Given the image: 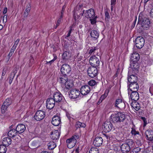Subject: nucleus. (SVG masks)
Wrapping results in <instances>:
<instances>
[{
    "instance_id": "f257e3e1",
    "label": "nucleus",
    "mask_w": 153,
    "mask_h": 153,
    "mask_svg": "<svg viewBox=\"0 0 153 153\" xmlns=\"http://www.w3.org/2000/svg\"><path fill=\"white\" fill-rule=\"evenodd\" d=\"M58 81L61 83V86L64 89H68L72 87L70 82L68 81L66 75H62L58 79Z\"/></svg>"
},
{
    "instance_id": "f03ea898",
    "label": "nucleus",
    "mask_w": 153,
    "mask_h": 153,
    "mask_svg": "<svg viewBox=\"0 0 153 153\" xmlns=\"http://www.w3.org/2000/svg\"><path fill=\"white\" fill-rule=\"evenodd\" d=\"M111 117L112 121L114 123L123 122L126 119L125 114L120 112L112 114Z\"/></svg>"
},
{
    "instance_id": "7ed1b4c3",
    "label": "nucleus",
    "mask_w": 153,
    "mask_h": 153,
    "mask_svg": "<svg viewBox=\"0 0 153 153\" xmlns=\"http://www.w3.org/2000/svg\"><path fill=\"white\" fill-rule=\"evenodd\" d=\"M84 10L83 9L82 6L80 5H77L74 8L73 15L75 21L80 18L83 16Z\"/></svg>"
},
{
    "instance_id": "20e7f679",
    "label": "nucleus",
    "mask_w": 153,
    "mask_h": 153,
    "mask_svg": "<svg viewBox=\"0 0 153 153\" xmlns=\"http://www.w3.org/2000/svg\"><path fill=\"white\" fill-rule=\"evenodd\" d=\"M142 16V14H139L138 23H141L142 26L143 28L144 29H146L150 27L151 22L149 18H145L143 19Z\"/></svg>"
},
{
    "instance_id": "39448f33",
    "label": "nucleus",
    "mask_w": 153,
    "mask_h": 153,
    "mask_svg": "<svg viewBox=\"0 0 153 153\" xmlns=\"http://www.w3.org/2000/svg\"><path fill=\"white\" fill-rule=\"evenodd\" d=\"M79 136L77 134L73 135L72 137L66 140V143L69 149L73 148L75 145L76 143V140L78 139Z\"/></svg>"
},
{
    "instance_id": "423d86ee",
    "label": "nucleus",
    "mask_w": 153,
    "mask_h": 153,
    "mask_svg": "<svg viewBox=\"0 0 153 153\" xmlns=\"http://www.w3.org/2000/svg\"><path fill=\"white\" fill-rule=\"evenodd\" d=\"M69 96L71 99H75L82 97L80 91L75 89H73L71 90Z\"/></svg>"
},
{
    "instance_id": "0eeeda50",
    "label": "nucleus",
    "mask_w": 153,
    "mask_h": 153,
    "mask_svg": "<svg viewBox=\"0 0 153 153\" xmlns=\"http://www.w3.org/2000/svg\"><path fill=\"white\" fill-rule=\"evenodd\" d=\"M114 107L120 110L124 109L126 107L125 102L123 101L121 99H117L114 104Z\"/></svg>"
},
{
    "instance_id": "6e6552de",
    "label": "nucleus",
    "mask_w": 153,
    "mask_h": 153,
    "mask_svg": "<svg viewBox=\"0 0 153 153\" xmlns=\"http://www.w3.org/2000/svg\"><path fill=\"white\" fill-rule=\"evenodd\" d=\"M135 42L136 47L140 49L144 45V39L142 36H138L135 39Z\"/></svg>"
},
{
    "instance_id": "1a4fd4ad",
    "label": "nucleus",
    "mask_w": 153,
    "mask_h": 153,
    "mask_svg": "<svg viewBox=\"0 0 153 153\" xmlns=\"http://www.w3.org/2000/svg\"><path fill=\"white\" fill-rule=\"evenodd\" d=\"M89 62L90 65L92 66L95 67L99 66L100 63L99 58L95 55L92 56L90 57Z\"/></svg>"
},
{
    "instance_id": "9d476101",
    "label": "nucleus",
    "mask_w": 153,
    "mask_h": 153,
    "mask_svg": "<svg viewBox=\"0 0 153 153\" xmlns=\"http://www.w3.org/2000/svg\"><path fill=\"white\" fill-rule=\"evenodd\" d=\"M11 103L12 100L10 98H7L5 100L1 107V111L2 113L5 112L7 108Z\"/></svg>"
},
{
    "instance_id": "9b49d317",
    "label": "nucleus",
    "mask_w": 153,
    "mask_h": 153,
    "mask_svg": "<svg viewBox=\"0 0 153 153\" xmlns=\"http://www.w3.org/2000/svg\"><path fill=\"white\" fill-rule=\"evenodd\" d=\"M113 126L112 123L109 121H105L102 125V128L106 133L108 132L113 128Z\"/></svg>"
},
{
    "instance_id": "f8f14e48",
    "label": "nucleus",
    "mask_w": 153,
    "mask_h": 153,
    "mask_svg": "<svg viewBox=\"0 0 153 153\" xmlns=\"http://www.w3.org/2000/svg\"><path fill=\"white\" fill-rule=\"evenodd\" d=\"M45 116V112L41 110L38 111L35 113L34 117L37 121H40L43 119Z\"/></svg>"
},
{
    "instance_id": "ddd939ff",
    "label": "nucleus",
    "mask_w": 153,
    "mask_h": 153,
    "mask_svg": "<svg viewBox=\"0 0 153 153\" xmlns=\"http://www.w3.org/2000/svg\"><path fill=\"white\" fill-rule=\"evenodd\" d=\"M71 68L70 66L67 64H63L61 69V71L63 75H66V74L70 72Z\"/></svg>"
},
{
    "instance_id": "4468645a",
    "label": "nucleus",
    "mask_w": 153,
    "mask_h": 153,
    "mask_svg": "<svg viewBox=\"0 0 153 153\" xmlns=\"http://www.w3.org/2000/svg\"><path fill=\"white\" fill-rule=\"evenodd\" d=\"M88 75L91 77L93 78L96 76L97 74L98 71L96 67H90L88 70Z\"/></svg>"
},
{
    "instance_id": "2eb2a0df",
    "label": "nucleus",
    "mask_w": 153,
    "mask_h": 153,
    "mask_svg": "<svg viewBox=\"0 0 153 153\" xmlns=\"http://www.w3.org/2000/svg\"><path fill=\"white\" fill-rule=\"evenodd\" d=\"M128 85H129V88H128V94H129V93L131 92L137 91H138L139 85L137 82L133 83H128Z\"/></svg>"
},
{
    "instance_id": "dca6fc26",
    "label": "nucleus",
    "mask_w": 153,
    "mask_h": 153,
    "mask_svg": "<svg viewBox=\"0 0 153 153\" xmlns=\"http://www.w3.org/2000/svg\"><path fill=\"white\" fill-rule=\"evenodd\" d=\"M55 102L53 98H51L48 99L46 102V108L49 109L53 108L55 106Z\"/></svg>"
},
{
    "instance_id": "f3484780",
    "label": "nucleus",
    "mask_w": 153,
    "mask_h": 153,
    "mask_svg": "<svg viewBox=\"0 0 153 153\" xmlns=\"http://www.w3.org/2000/svg\"><path fill=\"white\" fill-rule=\"evenodd\" d=\"M63 97L62 94L59 92L54 93L53 99L56 102H59L61 101Z\"/></svg>"
},
{
    "instance_id": "a211bd4d",
    "label": "nucleus",
    "mask_w": 153,
    "mask_h": 153,
    "mask_svg": "<svg viewBox=\"0 0 153 153\" xmlns=\"http://www.w3.org/2000/svg\"><path fill=\"white\" fill-rule=\"evenodd\" d=\"M91 90L89 86L88 85H85L82 87L80 89V94L82 95H86L88 94Z\"/></svg>"
},
{
    "instance_id": "6ab92c4d",
    "label": "nucleus",
    "mask_w": 153,
    "mask_h": 153,
    "mask_svg": "<svg viewBox=\"0 0 153 153\" xmlns=\"http://www.w3.org/2000/svg\"><path fill=\"white\" fill-rule=\"evenodd\" d=\"M84 15L86 17L89 19L93 18L94 16H96L95 15L94 10L93 9L86 10Z\"/></svg>"
},
{
    "instance_id": "aec40b11",
    "label": "nucleus",
    "mask_w": 153,
    "mask_h": 153,
    "mask_svg": "<svg viewBox=\"0 0 153 153\" xmlns=\"http://www.w3.org/2000/svg\"><path fill=\"white\" fill-rule=\"evenodd\" d=\"M60 136V133L58 130H54L51 133L50 137L53 140H58Z\"/></svg>"
},
{
    "instance_id": "412c9836",
    "label": "nucleus",
    "mask_w": 153,
    "mask_h": 153,
    "mask_svg": "<svg viewBox=\"0 0 153 153\" xmlns=\"http://www.w3.org/2000/svg\"><path fill=\"white\" fill-rule=\"evenodd\" d=\"M51 123L53 125L57 126L61 123V119L59 116H54L52 118Z\"/></svg>"
},
{
    "instance_id": "4be33fe9",
    "label": "nucleus",
    "mask_w": 153,
    "mask_h": 153,
    "mask_svg": "<svg viewBox=\"0 0 153 153\" xmlns=\"http://www.w3.org/2000/svg\"><path fill=\"white\" fill-rule=\"evenodd\" d=\"M102 143L103 139L102 138L100 137H97L95 139L93 143L95 146L99 147L102 144Z\"/></svg>"
},
{
    "instance_id": "5701e85b",
    "label": "nucleus",
    "mask_w": 153,
    "mask_h": 153,
    "mask_svg": "<svg viewBox=\"0 0 153 153\" xmlns=\"http://www.w3.org/2000/svg\"><path fill=\"white\" fill-rule=\"evenodd\" d=\"M26 129L25 126L23 124L18 125L16 128V131L18 134H21L23 133Z\"/></svg>"
},
{
    "instance_id": "b1692460",
    "label": "nucleus",
    "mask_w": 153,
    "mask_h": 153,
    "mask_svg": "<svg viewBox=\"0 0 153 153\" xmlns=\"http://www.w3.org/2000/svg\"><path fill=\"white\" fill-rule=\"evenodd\" d=\"M129 94H130V98L132 100L136 101L139 99V94L137 91L131 92Z\"/></svg>"
},
{
    "instance_id": "393cba45",
    "label": "nucleus",
    "mask_w": 153,
    "mask_h": 153,
    "mask_svg": "<svg viewBox=\"0 0 153 153\" xmlns=\"http://www.w3.org/2000/svg\"><path fill=\"white\" fill-rule=\"evenodd\" d=\"M147 139L149 141H152L153 140V131L151 130H146L145 133Z\"/></svg>"
},
{
    "instance_id": "a878e982",
    "label": "nucleus",
    "mask_w": 153,
    "mask_h": 153,
    "mask_svg": "<svg viewBox=\"0 0 153 153\" xmlns=\"http://www.w3.org/2000/svg\"><path fill=\"white\" fill-rule=\"evenodd\" d=\"M90 35L93 39L95 40L99 37V33L97 30H94L91 31Z\"/></svg>"
},
{
    "instance_id": "bb28decb",
    "label": "nucleus",
    "mask_w": 153,
    "mask_h": 153,
    "mask_svg": "<svg viewBox=\"0 0 153 153\" xmlns=\"http://www.w3.org/2000/svg\"><path fill=\"white\" fill-rule=\"evenodd\" d=\"M140 58L139 53H134L131 55L130 59L133 62H136L139 60Z\"/></svg>"
},
{
    "instance_id": "cd10ccee",
    "label": "nucleus",
    "mask_w": 153,
    "mask_h": 153,
    "mask_svg": "<svg viewBox=\"0 0 153 153\" xmlns=\"http://www.w3.org/2000/svg\"><path fill=\"white\" fill-rule=\"evenodd\" d=\"M130 148L128 144H123L121 146V149L122 152L123 153H126L128 152L130 150Z\"/></svg>"
},
{
    "instance_id": "c85d7f7f",
    "label": "nucleus",
    "mask_w": 153,
    "mask_h": 153,
    "mask_svg": "<svg viewBox=\"0 0 153 153\" xmlns=\"http://www.w3.org/2000/svg\"><path fill=\"white\" fill-rule=\"evenodd\" d=\"M12 140L9 137H6L4 138L2 140L3 144L6 146H8L11 144Z\"/></svg>"
},
{
    "instance_id": "c756f323",
    "label": "nucleus",
    "mask_w": 153,
    "mask_h": 153,
    "mask_svg": "<svg viewBox=\"0 0 153 153\" xmlns=\"http://www.w3.org/2000/svg\"><path fill=\"white\" fill-rule=\"evenodd\" d=\"M128 83H133L136 82L137 81V77L133 75H131L130 76H129L128 78Z\"/></svg>"
},
{
    "instance_id": "7c9ffc66",
    "label": "nucleus",
    "mask_w": 153,
    "mask_h": 153,
    "mask_svg": "<svg viewBox=\"0 0 153 153\" xmlns=\"http://www.w3.org/2000/svg\"><path fill=\"white\" fill-rule=\"evenodd\" d=\"M17 134H19L16 129H13L10 130L8 132V136L10 137H14Z\"/></svg>"
},
{
    "instance_id": "2f4dec72",
    "label": "nucleus",
    "mask_w": 153,
    "mask_h": 153,
    "mask_svg": "<svg viewBox=\"0 0 153 153\" xmlns=\"http://www.w3.org/2000/svg\"><path fill=\"white\" fill-rule=\"evenodd\" d=\"M70 56L69 52L65 51L62 54V59L64 61L66 62L70 59Z\"/></svg>"
},
{
    "instance_id": "473e14b6",
    "label": "nucleus",
    "mask_w": 153,
    "mask_h": 153,
    "mask_svg": "<svg viewBox=\"0 0 153 153\" xmlns=\"http://www.w3.org/2000/svg\"><path fill=\"white\" fill-rule=\"evenodd\" d=\"M31 5L28 4L26 7L25 11L24 13V17H27L31 10Z\"/></svg>"
},
{
    "instance_id": "72a5a7b5",
    "label": "nucleus",
    "mask_w": 153,
    "mask_h": 153,
    "mask_svg": "<svg viewBox=\"0 0 153 153\" xmlns=\"http://www.w3.org/2000/svg\"><path fill=\"white\" fill-rule=\"evenodd\" d=\"M108 91H105L104 93L100 97L99 100L97 102V104H99L101 103L102 101L104 100L108 96Z\"/></svg>"
},
{
    "instance_id": "f704fd0d",
    "label": "nucleus",
    "mask_w": 153,
    "mask_h": 153,
    "mask_svg": "<svg viewBox=\"0 0 153 153\" xmlns=\"http://www.w3.org/2000/svg\"><path fill=\"white\" fill-rule=\"evenodd\" d=\"M131 106L136 111L139 110L140 108V104L137 102H132L131 104Z\"/></svg>"
},
{
    "instance_id": "c9c22d12",
    "label": "nucleus",
    "mask_w": 153,
    "mask_h": 153,
    "mask_svg": "<svg viewBox=\"0 0 153 153\" xmlns=\"http://www.w3.org/2000/svg\"><path fill=\"white\" fill-rule=\"evenodd\" d=\"M137 138H136V144L139 146H141L142 144V137L141 135L138 134V136H137Z\"/></svg>"
},
{
    "instance_id": "e433bc0d",
    "label": "nucleus",
    "mask_w": 153,
    "mask_h": 153,
    "mask_svg": "<svg viewBox=\"0 0 153 153\" xmlns=\"http://www.w3.org/2000/svg\"><path fill=\"white\" fill-rule=\"evenodd\" d=\"M48 148L49 149L52 150L56 146V143L53 141L50 142L48 144Z\"/></svg>"
},
{
    "instance_id": "4c0bfd02",
    "label": "nucleus",
    "mask_w": 153,
    "mask_h": 153,
    "mask_svg": "<svg viewBox=\"0 0 153 153\" xmlns=\"http://www.w3.org/2000/svg\"><path fill=\"white\" fill-rule=\"evenodd\" d=\"M75 126L76 128H85L86 127V125L83 123H81L79 121H78L76 123Z\"/></svg>"
},
{
    "instance_id": "58836bf2",
    "label": "nucleus",
    "mask_w": 153,
    "mask_h": 153,
    "mask_svg": "<svg viewBox=\"0 0 153 153\" xmlns=\"http://www.w3.org/2000/svg\"><path fill=\"white\" fill-rule=\"evenodd\" d=\"M4 145H0V153H5L7 151V148Z\"/></svg>"
},
{
    "instance_id": "ea45409f",
    "label": "nucleus",
    "mask_w": 153,
    "mask_h": 153,
    "mask_svg": "<svg viewBox=\"0 0 153 153\" xmlns=\"http://www.w3.org/2000/svg\"><path fill=\"white\" fill-rule=\"evenodd\" d=\"M89 153H99V150L97 148L92 147L89 150Z\"/></svg>"
},
{
    "instance_id": "a19ab883",
    "label": "nucleus",
    "mask_w": 153,
    "mask_h": 153,
    "mask_svg": "<svg viewBox=\"0 0 153 153\" xmlns=\"http://www.w3.org/2000/svg\"><path fill=\"white\" fill-rule=\"evenodd\" d=\"M134 142L131 139H128L126 140L125 144H128L129 146H131L133 144Z\"/></svg>"
},
{
    "instance_id": "79ce46f5",
    "label": "nucleus",
    "mask_w": 153,
    "mask_h": 153,
    "mask_svg": "<svg viewBox=\"0 0 153 153\" xmlns=\"http://www.w3.org/2000/svg\"><path fill=\"white\" fill-rule=\"evenodd\" d=\"M141 149L139 147L135 148L133 149L131 153H137L141 150Z\"/></svg>"
},
{
    "instance_id": "37998d69",
    "label": "nucleus",
    "mask_w": 153,
    "mask_h": 153,
    "mask_svg": "<svg viewBox=\"0 0 153 153\" xmlns=\"http://www.w3.org/2000/svg\"><path fill=\"white\" fill-rule=\"evenodd\" d=\"M97 17V16H94L93 18H91V19H90V20L91 22V23L92 24H95L96 22V19Z\"/></svg>"
},
{
    "instance_id": "c03bdc74",
    "label": "nucleus",
    "mask_w": 153,
    "mask_h": 153,
    "mask_svg": "<svg viewBox=\"0 0 153 153\" xmlns=\"http://www.w3.org/2000/svg\"><path fill=\"white\" fill-rule=\"evenodd\" d=\"M116 3V0H111V10L112 11L114 6L115 5Z\"/></svg>"
},
{
    "instance_id": "a18cd8bd",
    "label": "nucleus",
    "mask_w": 153,
    "mask_h": 153,
    "mask_svg": "<svg viewBox=\"0 0 153 153\" xmlns=\"http://www.w3.org/2000/svg\"><path fill=\"white\" fill-rule=\"evenodd\" d=\"M88 84L89 85L91 86H93L97 84V82L95 80H92L89 81L88 82Z\"/></svg>"
},
{
    "instance_id": "49530a36",
    "label": "nucleus",
    "mask_w": 153,
    "mask_h": 153,
    "mask_svg": "<svg viewBox=\"0 0 153 153\" xmlns=\"http://www.w3.org/2000/svg\"><path fill=\"white\" fill-rule=\"evenodd\" d=\"M14 140L17 142H19L22 140L21 137L17 134L15 137Z\"/></svg>"
},
{
    "instance_id": "de8ad7c7",
    "label": "nucleus",
    "mask_w": 153,
    "mask_h": 153,
    "mask_svg": "<svg viewBox=\"0 0 153 153\" xmlns=\"http://www.w3.org/2000/svg\"><path fill=\"white\" fill-rule=\"evenodd\" d=\"M53 55L54 56L53 59L52 60L49 62H47L46 63L47 64L50 63V64L51 65V64L52 63V62H53L55 60H56V59L57 58V56H56L54 54H53Z\"/></svg>"
},
{
    "instance_id": "09e8293b",
    "label": "nucleus",
    "mask_w": 153,
    "mask_h": 153,
    "mask_svg": "<svg viewBox=\"0 0 153 153\" xmlns=\"http://www.w3.org/2000/svg\"><path fill=\"white\" fill-rule=\"evenodd\" d=\"M132 130L131 131V133L132 134H134V135H137V137L138 136V134H139V132L138 131H136L135 129L132 128Z\"/></svg>"
},
{
    "instance_id": "8fccbe9b",
    "label": "nucleus",
    "mask_w": 153,
    "mask_h": 153,
    "mask_svg": "<svg viewBox=\"0 0 153 153\" xmlns=\"http://www.w3.org/2000/svg\"><path fill=\"white\" fill-rule=\"evenodd\" d=\"M97 49L96 47H92L91 48L90 50L89 51V53L91 54L93 53H94L95 51Z\"/></svg>"
},
{
    "instance_id": "3c124183",
    "label": "nucleus",
    "mask_w": 153,
    "mask_h": 153,
    "mask_svg": "<svg viewBox=\"0 0 153 153\" xmlns=\"http://www.w3.org/2000/svg\"><path fill=\"white\" fill-rule=\"evenodd\" d=\"M70 30L68 31V33L66 36V37H69V36H70V34H71V33L72 31V29L73 28V26H71L70 27Z\"/></svg>"
},
{
    "instance_id": "603ef678",
    "label": "nucleus",
    "mask_w": 153,
    "mask_h": 153,
    "mask_svg": "<svg viewBox=\"0 0 153 153\" xmlns=\"http://www.w3.org/2000/svg\"><path fill=\"white\" fill-rule=\"evenodd\" d=\"M141 119L144 122V125L143 126L145 127L146 126V125L147 124V121L146 120V119L145 117H141Z\"/></svg>"
},
{
    "instance_id": "864d4df0",
    "label": "nucleus",
    "mask_w": 153,
    "mask_h": 153,
    "mask_svg": "<svg viewBox=\"0 0 153 153\" xmlns=\"http://www.w3.org/2000/svg\"><path fill=\"white\" fill-rule=\"evenodd\" d=\"M61 21V18L59 19L57 21L56 26L55 27L56 28L59 25Z\"/></svg>"
},
{
    "instance_id": "5fc2aeb1",
    "label": "nucleus",
    "mask_w": 153,
    "mask_h": 153,
    "mask_svg": "<svg viewBox=\"0 0 153 153\" xmlns=\"http://www.w3.org/2000/svg\"><path fill=\"white\" fill-rule=\"evenodd\" d=\"M7 15H4L3 17V22L4 23H5L7 21Z\"/></svg>"
},
{
    "instance_id": "6e6d98bb",
    "label": "nucleus",
    "mask_w": 153,
    "mask_h": 153,
    "mask_svg": "<svg viewBox=\"0 0 153 153\" xmlns=\"http://www.w3.org/2000/svg\"><path fill=\"white\" fill-rule=\"evenodd\" d=\"M105 15L106 19H108L110 18V16L109 13L108 12L106 11L105 12Z\"/></svg>"
},
{
    "instance_id": "4d7b16f0",
    "label": "nucleus",
    "mask_w": 153,
    "mask_h": 153,
    "mask_svg": "<svg viewBox=\"0 0 153 153\" xmlns=\"http://www.w3.org/2000/svg\"><path fill=\"white\" fill-rule=\"evenodd\" d=\"M19 41H20L19 39H17L16 40L15 42V43L13 45V46H14L15 47H16Z\"/></svg>"
},
{
    "instance_id": "13d9d810",
    "label": "nucleus",
    "mask_w": 153,
    "mask_h": 153,
    "mask_svg": "<svg viewBox=\"0 0 153 153\" xmlns=\"http://www.w3.org/2000/svg\"><path fill=\"white\" fill-rule=\"evenodd\" d=\"M66 115L68 117V118L69 120L70 121H71V120L73 119V118L71 117V115L69 114H67Z\"/></svg>"
},
{
    "instance_id": "bf43d9fd",
    "label": "nucleus",
    "mask_w": 153,
    "mask_h": 153,
    "mask_svg": "<svg viewBox=\"0 0 153 153\" xmlns=\"http://www.w3.org/2000/svg\"><path fill=\"white\" fill-rule=\"evenodd\" d=\"M14 77V75H13L12 76V77L11 78V79L10 78V79L9 80V83L10 84H11Z\"/></svg>"
},
{
    "instance_id": "052dcab7",
    "label": "nucleus",
    "mask_w": 153,
    "mask_h": 153,
    "mask_svg": "<svg viewBox=\"0 0 153 153\" xmlns=\"http://www.w3.org/2000/svg\"><path fill=\"white\" fill-rule=\"evenodd\" d=\"M7 8L6 7H5L3 11V13L4 14H5L7 12Z\"/></svg>"
},
{
    "instance_id": "680f3d73",
    "label": "nucleus",
    "mask_w": 153,
    "mask_h": 153,
    "mask_svg": "<svg viewBox=\"0 0 153 153\" xmlns=\"http://www.w3.org/2000/svg\"><path fill=\"white\" fill-rule=\"evenodd\" d=\"M150 16L153 18V8L152 9L150 13Z\"/></svg>"
},
{
    "instance_id": "e2e57ef3",
    "label": "nucleus",
    "mask_w": 153,
    "mask_h": 153,
    "mask_svg": "<svg viewBox=\"0 0 153 153\" xmlns=\"http://www.w3.org/2000/svg\"><path fill=\"white\" fill-rule=\"evenodd\" d=\"M13 53L10 52L8 55V56L9 57V58L12 56Z\"/></svg>"
},
{
    "instance_id": "0e129e2a",
    "label": "nucleus",
    "mask_w": 153,
    "mask_h": 153,
    "mask_svg": "<svg viewBox=\"0 0 153 153\" xmlns=\"http://www.w3.org/2000/svg\"><path fill=\"white\" fill-rule=\"evenodd\" d=\"M16 48V47L15 46L13 45V47H12L11 49L12 50H13L14 51L15 50Z\"/></svg>"
},
{
    "instance_id": "69168bd1",
    "label": "nucleus",
    "mask_w": 153,
    "mask_h": 153,
    "mask_svg": "<svg viewBox=\"0 0 153 153\" xmlns=\"http://www.w3.org/2000/svg\"><path fill=\"white\" fill-rule=\"evenodd\" d=\"M137 19H136L133 22V25H134L133 27H134L135 25Z\"/></svg>"
},
{
    "instance_id": "338daca9",
    "label": "nucleus",
    "mask_w": 153,
    "mask_h": 153,
    "mask_svg": "<svg viewBox=\"0 0 153 153\" xmlns=\"http://www.w3.org/2000/svg\"><path fill=\"white\" fill-rule=\"evenodd\" d=\"M13 75H14L15 76V75L13 73V74H12V73L10 75V79H11V78L12 77V76Z\"/></svg>"
},
{
    "instance_id": "774afa93",
    "label": "nucleus",
    "mask_w": 153,
    "mask_h": 153,
    "mask_svg": "<svg viewBox=\"0 0 153 153\" xmlns=\"http://www.w3.org/2000/svg\"><path fill=\"white\" fill-rule=\"evenodd\" d=\"M3 26L0 25V30H1L3 28Z\"/></svg>"
}]
</instances>
